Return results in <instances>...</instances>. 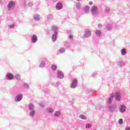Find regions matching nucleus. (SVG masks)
Returning a JSON list of instances; mask_svg holds the SVG:
<instances>
[{"label": "nucleus", "instance_id": "nucleus-1", "mask_svg": "<svg viewBox=\"0 0 130 130\" xmlns=\"http://www.w3.org/2000/svg\"><path fill=\"white\" fill-rule=\"evenodd\" d=\"M14 7H15V3L13 2H9L8 5V10H12V9H14Z\"/></svg>", "mask_w": 130, "mask_h": 130}, {"label": "nucleus", "instance_id": "nucleus-2", "mask_svg": "<svg viewBox=\"0 0 130 130\" xmlns=\"http://www.w3.org/2000/svg\"><path fill=\"white\" fill-rule=\"evenodd\" d=\"M22 98H23L22 95H21V94L18 95L15 99V101L17 102H19V101L22 100Z\"/></svg>", "mask_w": 130, "mask_h": 130}, {"label": "nucleus", "instance_id": "nucleus-3", "mask_svg": "<svg viewBox=\"0 0 130 130\" xmlns=\"http://www.w3.org/2000/svg\"><path fill=\"white\" fill-rule=\"evenodd\" d=\"M76 87H77V80L76 79H74L72 81L71 88H76Z\"/></svg>", "mask_w": 130, "mask_h": 130}, {"label": "nucleus", "instance_id": "nucleus-4", "mask_svg": "<svg viewBox=\"0 0 130 130\" xmlns=\"http://www.w3.org/2000/svg\"><path fill=\"white\" fill-rule=\"evenodd\" d=\"M115 99L117 101H120V93L118 92L116 93Z\"/></svg>", "mask_w": 130, "mask_h": 130}, {"label": "nucleus", "instance_id": "nucleus-5", "mask_svg": "<svg viewBox=\"0 0 130 130\" xmlns=\"http://www.w3.org/2000/svg\"><path fill=\"white\" fill-rule=\"evenodd\" d=\"M7 78L8 80H14V75L11 73L7 74Z\"/></svg>", "mask_w": 130, "mask_h": 130}, {"label": "nucleus", "instance_id": "nucleus-6", "mask_svg": "<svg viewBox=\"0 0 130 130\" xmlns=\"http://www.w3.org/2000/svg\"><path fill=\"white\" fill-rule=\"evenodd\" d=\"M56 38H57V32H55V34L53 35L52 37V40L53 42L56 40Z\"/></svg>", "mask_w": 130, "mask_h": 130}, {"label": "nucleus", "instance_id": "nucleus-7", "mask_svg": "<svg viewBox=\"0 0 130 130\" xmlns=\"http://www.w3.org/2000/svg\"><path fill=\"white\" fill-rule=\"evenodd\" d=\"M31 41L33 43H35L37 41V36L34 35L31 38Z\"/></svg>", "mask_w": 130, "mask_h": 130}, {"label": "nucleus", "instance_id": "nucleus-8", "mask_svg": "<svg viewBox=\"0 0 130 130\" xmlns=\"http://www.w3.org/2000/svg\"><path fill=\"white\" fill-rule=\"evenodd\" d=\"M57 10H60L62 8V4H58L56 6Z\"/></svg>", "mask_w": 130, "mask_h": 130}, {"label": "nucleus", "instance_id": "nucleus-9", "mask_svg": "<svg viewBox=\"0 0 130 130\" xmlns=\"http://www.w3.org/2000/svg\"><path fill=\"white\" fill-rule=\"evenodd\" d=\"M58 78H59V79H62V78H63V74H62V72L58 73Z\"/></svg>", "mask_w": 130, "mask_h": 130}, {"label": "nucleus", "instance_id": "nucleus-10", "mask_svg": "<svg viewBox=\"0 0 130 130\" xmlns=\"http://www.w3.org/2000/svg\"><path fill=\"white\" fill-rule=\"evenodd\" d=\"M113 93H112L111 94V96L110 97L109 100H108V102L109 103H111V101H112V100L113 99Z\"/></svg>", "mask_w": 130, "mask_h": 130}, {"label": "nucleus", "instance_id": "nucleus-11", "mask_svg": "<svg viewBox=\"0 0 130 130\" xmlns=\"http://www.w3.org/2000/svg\"><path fill=\"white\" fill-rule=\"evenodd\" d=\"M120 111V112H124V111H125V107L124 106H121Z\"/></svg>", "mask_w": 130, "mask_h": 130}, {"label": "nucleus", "instance_id": "nucleus-12", "mask_svg": "<svg viewBox=\"0 0 130 130\" xmlns=\"http://www.w3.org/2000/svg\"><path fill=\"white\" fill-rule=\"evenodd\" d=\"M91 36V31H87L85 34L86 37H89V36Z\"/></svg>", "mask_w": 130, "mask_h": 130}, {"label": "nucleus", "instance_id": "nucleus-13", "mask_svg": "<svg viewBox=\"0 0 130 130\" xmlns=\"http://www.w3.org/2000/svg\"><path fill=\"white\" fill-rule=\"evenodd\" d=\"M52 69L53 71H56V69H57V67H56V65L53 64L52 65Z\"/></svg>", "mask_w": 130, "mask_h": 130}, {"label": "nucleus", "instance_id": "nucleus-14", "mask_svg": "<svg viewBox=\"0 0 130 130\" xmlns=\"http://www.w3.org/2000/svg\"><path fill=\"white\" fill-rule=\"evenodd\" d=\"M47 111L49 113H52V112H53V110L52 109L49 108L47 109Z\"/></svg>", "mask_w": 130, "mask_h": 130}, {"label": "nucleus", "instance_id": "nucleus-15", "mask_svg": "<svg viewBox=\"0 0 130 130\" xmlns=\"http://www.w3.org/2000/svg\"><path fill=\"white\" fill-rule=\"evenodd\" d=\"M121 52V54H122V55H124V54L126 53V51H125V49H122Z\"/></svg>", "mask_w": 130, "mask_h": 130}, {"label": "nucleus", "instance_id": "nucleus-16", "mask_svg": "<svg viewBox=\"0 0 130 130\" xmlns=\"http://www.w3.org/2000/svg\"><path fill=\"white\" fill-rule=\"evenodd\" d=\"M34 18H35V20H36V21H38V20H39V15H35L34 16Z\"/></svg>", "mask_w": 130, "mask_h": 130}, {"label": "nucleus", "instance_id": "nucleus-17", "mask_svg": "<svg viewBox=\"0 0 130 130\" xmlns=\"http://www.w3.org/2000/svg\"><path fill=\"white\" fill-rule=\"evenodd\" d=\"M97 11V8L95 6H93L91 9V12H96Z\"/></svg>", "mask_w": 130, "mask_h": 130}, {"label": "nucleus", "instance_id": "nucleus-18", "mask_svg": "<svg viewBox=\"0 0 130 130\" xmlns=\"http://www.w3.org/2000/svg\"><path fill=\"white\" fill-rule=\"evenodd\" d=\"M15 78L16 80H20V79H21V77H20V75L19 74H16L15 75Z\"/></svg>", "mask_w": 130, "mask_h": 130}, {"label": "nucleus", "instance_id": "nucleus-19", "mask_svg": "<svg viewBox=\"0 0 130 130\" xmlns=\"http://www.w3.org/2000/svg\"><path fill=\"white\" fill-rule=\"evenodd\" d=\"M54 115L55 116H59L60 115V113H59V112H55Z\"/></svg>", "mask_w": 130, "mask_h": 130}, {"label": "nucleus", "instance_id": "nucleus-20", "mask_svg": "<svg viewBox=\"0 0 130 130\" xmlns=\"http://www.w3.org/2000/svg\"><path fill=\"white\" fill-rule=\"evenodd\" d=\"M80 118H81V119H86L87 118L86 117V116L83 115H81L80 116Z\"/></svg>", "mask_w": 130, "mask_h": 130}, {"label": "nucleus", "instance_id": "nucleus-21", "mask_svg": "<svg viewBox=\"0 0 130 130\" xmlns=\"http://www.w3.org/2000/svg\"><path fill=\"white\" fill-rule=\"evenodd\" d=\"M59 52H60L61 53H62L63 52H64V51H66V50L63 48H60L59 50Z\"/></svg>", "mask_w": 130, "mask_h": 130}, {"label": "nucleus", "instance_id": "nucleus-22", "mask_svg": "<svg viewBox=\"0 0 130 130\" xmlns=\"http://www.w3.org/2000/svg\"><path fill=\"white\" fill-rule=\"evenodd\" d=\"M29 109L32 110V109H34V107L33 106V105L32 104H29Z\"/></svg>", "mask_w": 130, "mask_h": 130}, {"label": "nucleus", "instance_id": "nucleus-23", "mask_svg": "<svg viewBox=\"0 0 130 130\" xmlns=\"http://www.w3.org/2000/svg\"><path fill=\"white\" fill-rule=\"evenodd\" d=\"M96 34L98 35V36H100V35L101 34V31L100 30H98L96 31Z\"/></svg>", "mask_w": 130, "mask_h": 130}, {"label": "nucleus", "instance_id": "nucleus-24", "mask_svg": "<svg viewBox=\"0 0 130 130\" xmlns=\"http://www.w3.org/2000/svg\"><path fill=\"white\" fill-rule=\"evenodd\" d=\"M34 114H35V112H34V111H31L30 113V116H34Z\"/></svg>", "mask_w": 130, "mask_h": 130}, {"label": "nucleus", "instance_id": "nucleus-25", "mask_svg": "<svg viewBox=\"0 0 130 130\" xmlns=\"http://www.w3.org/2000/svg\"><path fill=\"white\" fill-rule=\"evenodd\" d=\"M92 125L90 124H87L86 125V128H90V127H91Z\"/></svg>", "mask_w": 130, "mask_h": 130}, {"label": "nucleus", "instance_id": "nucleus-26", "mask_svg": "<svg viewBox=\"0 0 130 130\" xmlns=\"http://www.w3.org/2000/svg\"><path fill=\"white\" fill-rule=\"evenodd\" d=\"M48 19H52V15H49L48 16Z\"/></svg>", "mask_w": 130, "mask_h": 130}, {"label": "nucleus", "instance_id": "nucleus-27", "mask_svg": "<svg viewBox=\"0 0 130 130\" xmlns=\"http://www.w3.org/2000/svg\"><path fill=\"white\" fill-rule=\"evenodd\" d=\"M76 7H77V8H78V9H79V8H80V7H81V5L79 4V3H77L76 5Z\"/></svg>", "mask_w": 130, "mask_h": 130}, {"label": "nucleus", "instance_id": "nucleus-28", "mask_svg": "<svg viewBox=\"0 0 130 130\" xmlns=\"http://www.w3.org/2000/svg\"><path fill=\"white\" fill-rule=\"evenodd\" d=\"M119 123L120 124H121V123H122V119H120L119 120Z\"/></svg>", "mask_w": 130, "mask_h": 130}, {"label": "nucleus", "instance_id": "nucleus-29", "mask_svg": "<svg viewBox=\"0 0 130 130\" xmlns=\"http://www.w3.org/2000/svg\"><path fill=\"white\" fill-rule=\"evenodd\" d=\"M40 67H41V68H43V67H44V63H42L40 64Z\"/></svg>", "mask_w": 130, "mask_h": 130}, {"label": "nucleus", "instance_id": "nucleus-30", "mask_svg": "<svg viewBox=\"0 0 130 130\" xmlns=\"http://www.w3.org/2000/svg\"><path fill=\"white\" fill-rule=\"evenodd\" d=\"M125 130H130V127H126Z\"/></svg>", "mask_w": 130, "mask_h": 130}, {"label": "nucleus", "instance_id": "nucleus-31", "mask_svg": "<svg viewBox=\"0 0 130 130\" xmlns=\"http://www.w3.org/2000/svg\"><path fill=\"white\" fill-rule=\"evenodd\" d=\"M89 5H93V2H91L89 3Z\"/></svg>", "mask_w": 130, "mask_h": 130}, {"label": "nucleus", "instance_id": "nucleus-32", "mask_svg": "<svg viewBox=\"0 0 130 130\" xmlns=\"http://www.w3.org/2000/svg\"><path fill=\"white\" fill-rule=\"evenodd\" d=\"M77 1H80V0H77Z\"/></svg>", "mask_w": 130, "mask_h": 130}]
</instances>
